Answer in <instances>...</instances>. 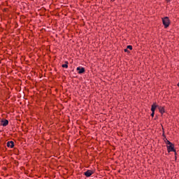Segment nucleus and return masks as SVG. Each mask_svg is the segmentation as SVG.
<instances>
[{"label": "nucleus", "instance_id": "f257e3e1", "mask_svg": "<svg viewBox=\"0 0 179 179\" xmlns=\"http://www.w3.org/2000/svg\"><path fill=\"white\" fill-rule=\"evenodd\" d=\"M162 23L166 29V27H169V26H170V20L169 19V17H165L163 18Z\"/></svg>", "mask_w": 179, "mask_h": 179}, {"label": "nucleus", "instance_id": "f03ea898", "mask_svg": "<svg viewBox=\"0 0 179 179\" xmlns=\"http://www.w3.org/2000/svg\"><path fill=\"white\" fill-rule=\"evenodd\" d=\"M167 150L169 152H176V150H174V146L173 145V144H171L170 145H167Z\"/></svg>", "mask_w": 179, "mask_h": 179}, {"label": "nucleus", "instance_id": "7ed1b4c3", "mask_svg": "<svg viewBox=\"0 0 179 179\" xmlns=\"http://www.w3.org/2000/svg\"><path fill=\"white\" fill-rule=\"evenodd\" d=\"M94 172L92 170H87L84 173V176H86L87 177H90Z\"/></svg>", "mask_w": 179, "mask_h": 179}, {"label": "nucleus", "instance_id": "20e7f679", "mask_svg": "<svg viewBox=\"0 0 179 179\" xmlns=\"http://www.w3.org/2000/svg\"><path fill=\"white\" fill-rule=\"evenodd\" d=\"M77 71L80 74L85 73V68L83 67H78Z\"/></svg>", "mask_w": 179, "mask_h": 179}, {"label": "nucleus", "instance_id": "39448f33", "mask_svg": "<svg viewBox=\"0 0 179 179\" xmlns=\"http://www.w3.org/2000/svg\"><path fill=\"white\" fill-rule=\"evenodd\" d=\"M156 108H159V106L156 105V103H153L151 107V111L155 112Z\"/></svg>", "mask_w": 179, "mask_h": 179}, {"label": "nucleus", "instance_id": "423d86ee", "mask_svg": "<svg viewBox=\"0 0 179 179\" xmlns=\"http://www.w3.org/2000/svg\"><path fill=\"white\" fill-rule=\"evenodd\" d=\"M7 146H8V148H13V146H15V144L13 141H10L7 143Z\"/></svg>", "mask_w": 179, "mask_h": 179}, {"label": "nucleus", "instance_id": "0eeeda50", "mask_svg": "<svg viewBox=\"0 0 179 179\" xmlns=\"http://www.w3.org/2000/svg\"><path fill=\"white\" fill-rule=\"evenodd\" d=\"M9 124V121L8 120H2L1 121V124L3 127H6Z\"/></svg>", "mask_w": 179, "mask_h": 179}, {"label": "nucleus", "instance_id": "6e6552de", "mask_svg": "<svg viewBox=\"0 0 179 179\" xmlns=\"http://www.w3.org/2000/svg\"><path fill=\"white\" fill-rule=\"evenodd\" d=\"M158 110H159V113H161V114L164 113V108H163L162 106H158Z\"/></svg>", "mask_w": 179, "mask_h": 179}, {"label": "nucleus", "instance_id": "1a4fd4ad", "mask_svg": "<svg viewBox=\"0 0 179 179\" xmlns=\"http://www.w3.org/2000/svg\"><path fill=\"white\" fill-rule=\"evenodd\" d=\"M62 68H68V62H65V64L62 65Z\"/></svg>", "mask_w": 179, "mask_h": 179}, {"label": "nucleus", "instance_id": "9d476101", "mask_svg": "<svg viewBox=\"0 0 179 179\" xmlns=\"http://www.w3.org/2000/svg\"><path fill=\"white\" fill-rule=\"evenodd\" d=\"M127 50H132V45H127Z\"/></svg>", "mask_w": 179, "mask_h": 179}, {"label": "nucleus", "instance_id": "9b49d317", "mask_svg": "<svg viewBox=\"0 0 179 179\" xmlns=\"http://www.w3.org/2000/svg\"><path fill=\"white\" fill-rule=\"evenodd\" d=\"M166 144H167V146H168V145H173V143H171L170 141H167Z\"/></svg>", "mask_w": 179, "mask_h": 179}, {"label": "nucleus", "instance_id": "f8f14e48", "mask_svg": "<svg viewBox=\"0 0 179 179\" xmlns=\"http://www.w3.org/2000/svg\"><path fill=\"white\" fill-rule=\"evenodd\" d=\"M151 117H155V112H152Z\"/></svg>", "mask_w": 179, "mask_h": 179}, {"label": "nucleus", "instance_id": "ddd939ff", "mask_svg": "<svg viewBox=\"0 0 179 179\" xmlns=\"http://www.w3.org/2000/svg\"><path fill=\"white\" fill-rule=\"evenodd\" d=\"M124 52H129V51L128 50L127 48V49H124Z\"/></svg>", "mask_w": 179, "mask_h": 179}, {"label": "nucleus", "instance_id": "4468645a", "mask_svg": "<svg viewBox=\"0 0 179 179\" xmlns=\"http://www.w3.org/2000/svg\"><path fill=\"white\" fill-rule=\"evenodd\" d=\"M166 2H171V0H166Z\"/></svg>", "mask_w": 179, "mask_h": 179}, {"label": "nucleus", "instance_id": "2eb2a0df", "mask_svg": "<svg viewBox=\"0 0 179 179\" xmlns=\"http://www.w3.org/2000/svg\"><path fill=\"white\" fill-rule=\"evenodd\" d=\"M112 1H115V0H112Z\"/></svg>", "mask_w": 179, "mask_h": 179}]
</instances>
